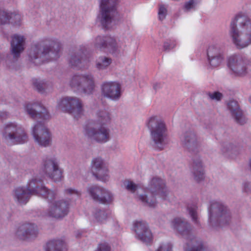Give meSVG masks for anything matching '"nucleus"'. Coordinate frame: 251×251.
Segmentation results:
<instances>
[{"mask_svg":"<svg viewBox=\"0 0 251 251\" xmlns=\"http://www.w3.org/2000/svg\"><path fill=\"white\" fill-rule=\"evenodd\" d=\"M25 187L33 195H39L49 201L53 200L56 196L54 191L48 189L44 185L43 181L38 178H32Z\"/></svg>","mask_w":251,"mask_h":251,"instance_id":"nucleus-12","label":"nucleus"},{"mask_svg":"<svg viewBox=\"0 0 251 251\" xmlns=\"http://www.w3.org/2000/svg\"><path fill=\"white\" fill-rule=\"evenodd\" d=\"M96 115V121L85 126L84 134L91 141L99 143H105L110 139V130L109 128L104 126L110 123V114L108 111L103 109L98 111Z\"/></svg>","mask_w":251,"mask_h":251,"instance_id":"nucleus-1","label":"nucleus"},{"mask_svg":"<svg viewBox=\"0 0 251 251\" xmlns=\"http://www.w3.org/2000/svg\"><path fill=\"white\" fill-rule=\"evenodd\" d=\"M206 95L208 97V98L210 100L215 101H220L223 97V95L218 91L207 92Z\"/></svg>","mask_w":251,"mask_h":251,"instance_id":"nucleus-41","label":"nucleus"},{"mask_svg":"<svg viewBox=\"0 0 251 251\" xmlns=\"http://www.w3.org/2000/svg\"><path fill=\"white\" fill-rule=\"evenodd\" d=\"M238 22L242 24V26H244L251 32V20L250 18L244 16V17L239 18Z\"/></svg>","mask_w":251,"mask_h":251,"instance_id":"nucleus-42","label":"nucleus"},{"mask_svg":"<svg viewBox=\"0 0 251 251\" xmlns=\"http://www.w3.org/2000/svg\"><path fill=\"white\" fill-rule=\"evenodd\" d=\"M96 251H110V247L106 244H100Z\"/></svg>","mask_w":251,"mask_h":251,"instance_id":"nucleus-48","label":"nucleus"},{"mask_svg":"<svg viewBox=\"0 0 251 251\" xmlns=\"http://www.w3.org/2000/svg\"><path fill=\"white\" fill-rule=\"evenodd\" d=\"M147 189L152 194L158 195L163 199H165L168 195L164 181L158 177H154L152 178Z\"/></svg>","mask_w":251,"mask_h":251,"instance_id":"nucleus-24","label":"nucleus"},{"mask_svg":"<svg viewBox=\"0 0 251 251\" xmlns=\"http://www.w3.org/2000/svg\"><path fill=\"white\" fill-rule=\"evenodd\" d=\"M24 36L15 34L12 37L11 42V53L15 60L17 59L21 53L24 50Z\"/></svg>","mask_w":251,"mask_h":251,"instance_id":"nucleus-27","label":"nucleus"},{"mask_svg":"<svg viewBox=\"0 0 251 251\" xmlns=\"http://www.w3.org/2000/svg\"><path fill=\"white\" fill-rule=\"evenodd\" d=\"M25 112L33 120H49L50 115L45 106L39 103H27L24 107Z\"/></svg>","mask_w":251,"mask_h":251,"instance_id":"nucleus-18","label":"nucleus"},{"mask_svg":"<svg viewBox=\"0 0 251 251\" xmlns=\"http://www.w3.org/2000/svg\"><path fill=\"white\" fill-rule=\"evenodd\" d=\"M249 60L241 55H233L228 59L227 65L232 73L236 75H242L247 73Z\"/></svg>","mask_w":251,"mask_h":251,"instance_id":"nucleus-16","label":"nucleus"},{"mask_svg":"<svg viewBox=\"0 0 251 251\" xmlns=\"http://www.w3.org/2000/svg\"><path fill=\"white\" fill-rule=\"evenodd\" d=\"M60 50V45L58 42L52 41L45 46L37 43L31 46L29 51V60L35 65H40L46 61L58 58Z\"/></svg>","mask_w":251,"mask_h":251,"instance_id":"nucleus-2","label":"nucleus"},{"mask_svg":"<svg viewBox=\"0 0 251 251\" xmlns=\"http://www.w3.org/2000/svg\"><path fill=\"white\" fill-rule=\"evenodd\" d=\"M32 195L25 186L16 187L12 193L14 201L20 204H26Z\"/></svg>","mask_w":251,"mask_h":251,"instance_id":"nucleus-26","label":"nucleus"},{"mask_svg":"<svg viewBox=\"0 0 251 251\" xmlns=\"http://www.w3.org/2000/svg\"><path fill=\"white\" fill-rule=\"evenodd\" d=\"M110 212L108 211L96 209L94 212V217L98 222L102 223L106 220Z\"/></svg>","mask_w":251,"mask_h":251,"instance_id":"nucleus-36","label":"nucleus"},{"mask_svg":"<svg viewBox=\"0 0 251 251\" xmlns=\"http://www.w3.org/2000/svg\"><path fill=\"white\" fill-rule=\"evenodd\" d=\"M96 192L99 194L103 193L102 198H100V203L107 204H110L113 201V195L110 191L106 189L103 190L97 189Z\"/></svg>","mask_w":251,"mask_h":251,"instance_id":"nucleus-35","label":"nucleus"},{"mask_svg":"<svg viewBox=\"0 0 251 251\" xmlns=\"http://www.w3.org/2000/svg\"><path fill=\"white\" fill-rule=\"evenodd\" d=\"M146 124L154 147L160 151L163 150L168 144V137L164 121L159 116H153L149 118Z\"/></svg>","mask_w":251,"mask_h":251,"instance_id":"nucleus-3","label":"nucleus"},{"mask_svg":"<svg viewBox=\"0 0 251 251\" xmlns=\"http://www.w3.org/2000/svg\"><path fill=\"white\" fill-rule=\"evenodd\" d=\"M43 170L46 175L54 182L61 181L63 178V170L59 162L53 157H47L43 162Z\"/></svg>","mask_w":251,"mask_h":251,"instance_id":"nucleus-13","label":"nucleus"},{"mask_svg":"<svg viewBox=\"0 0 251 251\" xmlns=\"http://www.w3.org/2000/svg\"><path fill=\"white\" fill-rule=\"evenodd\" d=\"M191 166V171L194 179L200 181L204 178V172L202 161L199 156L194 157Z\"/></svg>","mask_w":251,"mask_h":251,"instance_id":"nucleus-28","label":"nucleus"},{"mask_svg":"<svg viewBox=\"0 0 251 251\" xmlns=\"http://www.w3.org/2000/svg\"><path fill=\"white\" fill-rule=\"evenodd\" d=\"M196 3L195 2L189 0L188 1H186L183 6V10L185 12H188L190 11L191 10H195L196 6L197 5Z\"/></svg>","mask_w":251,"mask_h":251,"instance_id":"nucleus-43","label":"nucleus"},{"mask_svg":"<svg viewBox=\"0 0 251 251\" xmlns=\"http://www.w3.org/2000/svg\"><path fill=\"white\" fill-rule=\"evenodd\" d=\"M101 94L113 100H118L121 96V86L115 82H104L101 87Z\"/></svg>","mask_w":251,"mask_h":251,"instance_id":"nucleus-21","label":"nucleus"},{"mask_svg":"<svg viewBox=\"0 0 251 251\" xmlns=\"http://www.w3.org/2000/svg\"><path fill=\"white\" fill-rule=\"evenodd\" d=\"M162 84L160 83L156 82L153 84V89L156 91L160 89L161 88H162Z\"/></svg>","mask_w":251,"mask_h":251,"instance_id":"nucleus-51","label":"nucleus"},{"mask_svg":"<svg viewBox=\"0 0 251 251\" xmlns=\"http://www.w3.org/2000/svg\"><path fill=\"white\" fill-rule=\"evenodd\" d=\"M172 247L170 244H163L159 246L156 251H172Z\"/></svg>","mask_w":251,"mask_h":251,"instance_id":"nucleus-47","label":"nucleus"},{"mask_svg":"<svg viewBox=\"0 0 251 251\" xmlns=\"http://www.w3.org/2000/svg\"><path fill=\"white\" fill-rule=\"evenodd\" d=\"M112 62V60L110 57L100 56L96 61V67L99 70H103L106 69Z\"/></svg>","mask_w":251,"mask_h":251,"instance_id":"nucleus-32","label":"nucleus"},{"mask_svg":"<svg viewBox=\"0 0 251 251\" xmlns=\"http://www.w3.org/2000/svg\"><path fill=\"white\" fill-rule=\"evenodd\" d=\"M206 55L208 63L211 68L219 67L225 59L224 49L219 45L209 46Z\"/></svg>","mask_w":251,"mask_h":251,"instance_id":"nucleus-15","label":"nucleus"},{"mask_svg":"<svg viewBox=\"0 0 251 251\" xmlns=\"http://www.w3.org/2000/svg\"><path fill=\"white\" fill-rule=\"evenodd\" d=\"M7 116V113L5 112H1L0 113V118L3 120L6 118Z\"/></svg>","mask_w":251,"mask_h":251,"instance_id":"nucleus-52","label":"nucleus"},{"mask_svg":"<svg viewBox=\"0 0 251 251\" xmlns=\"http://www.w3.org/2000/svg\"><path fill=\"white\" fill-rule=\"evenodd\" d=\"M65 243L62 240H52L47 244L46 251H64Z\"/></svg>","mask_w":251,"mask_h":251,"instance_id":"nucleus-31","label":"nucleus"},{"mask_svg":"<svg viewBox=\"0 0 251 251\" xmlns=\"http://www.w3.org/2000/svg\"><path fill=\"white\" fill-rule=\"evenodd\" d=\"M124 184L126 189L132 193H134L138 188L137 185L130 180H125L124 182Z\"/></svg>","mask_w":251,"mask_h":251,"instance_id":"nucleus-40","label":"nucleus"},{"mask_svg":"<svg viewBox=\"0 0 251 251\" xmlns=\"http://www.w3.org/2000/svg\"><path fill=\"white\" fill-rule=\"evenodd\" d=\"M38 234L37 226L31 223H25L20 226L16 232L17 236L22 240L34 239Z\"/></svg>","mask_w":251,"mask_h":251,"instance_id":"nucleus-23","label":"nucleus"},{"mask_svg":"<svg viewBox=\"0 0 251 251\" xmlns=\"http://www.w3.org/2000/svg\"><path fill=\"white\" fill-rule=\"evenodd\" d=\"M7 23L9 22L12 24L18 25L20 24L21 17L19 14L16 13H9L7 12Z\"/></svg>","mask_w":251,"mask_h":251,"instance_id":"nucleus-39","label":"nucleus"},{"mask_svg":"<svg viewBox=\"0 0 251 251\" xmlns=\"http://www.w3.org/2000/svg\"><path fill=\"white\" fill-rule=\"evenodd\" d=\"M176 45L174 42L166 41L164 43L163 49L165 51H169L175 47Z\"/></svg>","mask_w":251,"mask_h":251,"instance_id":"nucleus-46","label":"nucleus"},{"mask_svg":"<svg viewBox=\"0 0 251 251\" xmlns=\"http://www.w3.org/2000/svg\"><path fill=\"white\" fill-rule=\"evenodd\" d=\"M244 190L247 193H249L251 191L250 185L249 183H245L244 184Z\"/></svg>","mask_w":251,"mask_h":251,"instance_id":"nucleus-50","label":"nucleus"},{"mask_svg":"<svg viewBox=\"0 0 251 251\" xmlns=\"http://www.w3.org/2000/svg\"><path fill=\"white\" fill-rule=\"evenodd\" d=\"M182 147L190 152L195 151L200 146L196 133L193 130L185 132L180 138Z\"/></svg>","mask_w":251,"mask_h":251,"instance_id":"nucleus-22","label":"nucleus"},{"mask_svg":"<svg viewBox=\"0 0 251 251\" xmlns=\"http://www.w3.org/2000/svg\"><path fill=\"white\" fill-rule=\"evenodd\" d=\"M97 189L103 190L105 189L97 185H92L87 188V191L94 201L100 203V198H102L103 193H98L96 192Z\"/></svg>","mask_w":251,"mask_h":251,"instance_id":"nucleus-34","label":"nucleus"},{"mask_svg":"<svg viewBox=\"0 0 251 251\" xmlns=\"http://www.w3.org/2000/svg\"><path fill=\"white\" fill-rule=\"evenodd\" d=\"M187 209L193 223L199 226L200 224L198 214V206L194 203L188 204L187 206Z\"/></svg>","mask_w":251,"mask_h":251,"instance_id":"nucleus-33","label":"nucleus"},{"mask_svg":"<svg viewBox=\"0 0 251 251\" xmlns=\"http://www.w3.org/2000/svg\"><path fill=\"white\" fill-rule=\"evenodd\" d=\"M173 224L174 228L188 240L187 244L190 249L186 251H208L202 241L193 234L192 226L185 219L176 218L173 220Z\"/></svg>","mask_w":251,"mask_h":251,"instance_id":"nucleus-5","label":"nucleus"},{"mask_svg":"<svg viewBox=\"0 0 251 251\" xmlns=\"http://www.w3.org/2000/svg\"><path fill=\"white\" fill-rule=\"evenodd\" d=\"M33 84L35 89L41 93H44L49 85V83L48 82L39 79H33Z\"/></svg>","mask_w":251,"mask_h":251,"instance_id":"nucleus-38","label":"nucleus"},{"mask_svg":"<svg viewBox=\"0 0 251 251\" xmlns=\"http://www.w3.org/2000/svg\"><path fill=\"white\" fill-rule=\"evenodd\" d=\"M92 172L98 179L102 181H107L109 178V170L101 157L92 160Z\"/></svg>","mask_w":251,"mask_h":251,"instance_id":"nucleus-19","label":"nucleus"},{"mask_svg":"<svg viewBox=\"0 0 251 251\" xmlns=\"http://www.w3.org/2000/svg\"><path fill=\"white\" fill-rule=\"evenodd\" d=\"M7 11H0V24L4 25L7 24Z\"/></svg>","mask_w":251,"mask_h":251,"instance_id":"nucleus-45","label":"nucleus"},{"mask_svg":"<svg viewBox=\"0 0 251 251\" xmlns=\"http://www.w3.org/2000/svg\"><path fill=\"white\" fill-rule=\"evenodd\" d=\"M75 236L76 238H79L81 236V233L80 232H78Z\"/></svg>","mask_w":251,"mask_h":251,"instance_id":"nucleus-53","label":"nucleus"},{"mask_svg":"<svg viewBox=\"0 0 251 251\" xmlns=\"http://www.w3.org/2000/svg\"><path fill=\"white\" fill-rule=\"evenodd\" d=\"M55 199L51 201L47 200L50 204L46 213V215L56 219H62L68 214L69 205V202L64 200L53 201Z\"/></svg>","mask_w":251,"mask_h":251,"instance_id":"nucleus-17","label":"nucleus"},{"mask_svg":"<svg viewBox=\"0 0 251 251\" xmlns=\"http://www.w3.org/2000/svg\"><path fill=\"white\" fill-rule=\"evenodd\" d=\"M237 147L231 143H226L223 145L222 151L226 155L230 156L231 154H235L237 152Z\"/></svg>","mask_w":251,"mask_h":251,"instance_id":"nucleus-37","label":"nucleus"},{"mask_svg":"<svg viewBox=\"0 0 251 251\" xmlns=\"http://www.w3.org/2000/svg\"><path fill=\"white\" fill-rule=\"evenodd\" d=\"M119 0H99V13L97 19L103 28H108L118 15Z\"/></svg>","mask_w":251,"mask_h":251,"instance_id":"nucleus-7","label":"nucleus"},{"mask_svg":"<svg viewBox=\"0 0 251 251\" xmlns=\"http://www.w3.org/2000/svg\"><path fill=\"white\" fill-rule=\"evenodd\" d=\"M2 139L7 144H24L28 141V136L25 129L15 123H9L1 129Z\"/></svg>","mask_w":251,"mask_h":251,"instance_id":"nucleus-8","label":"nucleus"},{"mask_svg":"<svg viewBox=\"0 0 251 251\" xmlns=\"http://www.w3.org/2000/svg\"><path fill=\"white\" fill-rule=\"evenodd\" d=\"M32 134L39 145L46 147L50 145L51 134L44 124L38 122L33 127Z\"/></svg>","mask_w":251,"mask_h":251,"instance_id":"nucleus-14","label":"nucleus"},{"mask_svg":"<svg viewBox=\"0 0 251 251\" xmlns=\"http://www.w3.org/2000/svg\"><path fill=\"white\" fill-rule=\"evenodd\" d=\"M134 230L137 239L146 244L150 243L152 240V234L148 224L143 221H136L134 223Z\"/></svg>","mask_w":251,"mask_h":251,"instance_id":"nucleus-20","label":"nucleus"},{"mask_svg":"<svg viewBox=\"0 0 251 251\" xmlns=\"http://www.w3.org/2000/svg\"><path fill=\"white\" fill-rule=\"evenodd\" d=\"M94 44L96 48L106 50L114 56L122 54L126 46L124 41L111 36H98L94 41Z\"/></svg>","mask_w":251,"mask_h":251,"instance_id":"nucleus-9","label":"nucleus"},{"mask_svg":"<svg viewBox=\"0 0 251 251\" xmlns=\"http://www.w3.org/2000/svg\"><path fill=\"white\" fill-rule=\"evenodd\" d=\"M208 223L214 229L229 224L232 218L231 212L229 207L223 202H211L208 209Z\"/></svg>","mask_w":251,"mask_h":251,"instance_id":"nucleus-4","label":"nucleus"},{"mask_svg":"<svg viewBox=\"0 0 251 251\" xmlns=\"http://www.w3.org/2000/svg\"><path fill=\"white\" fill-rule=\"evenodd\" d=\"M244 15H237L231 21L229 34L233 44L238 49H242L251 44V32L238 22L240 17Z\"/></svg>","mask_w":251,"mask_h":251,"instance_id":"nucleus-6","label":"nucleus"},{"mask_svg":"<svg viewBox=\"0 0 251 251\" xmlns=\"http://www.w3.org/2000/svg\"><path fill=\"white\" fill-rule=\"evenodd\" d=\"M167 10L166 8L163 5H161L159 6V10H158V16L159 19L160 21L163 20L167 15Z\"/></svg>","mask_w":251,"mask_h":251,"instance_id":"nucleus-44","label":"nucleus"},{"mask_svg":"<svg viewBox=\"0 0 251 251\" xmlns=\"http://www.w3.org/2000/svg\"><path fill=\"white\" fill-rule=\"evenodd\" d=\"M70 85L81 93L90 95L95 88V79L91 74H75L71 77Z\"/></svg>","mask_w":251,"mask_h":251,"instance_id":"nucleus-10","label":"nucleus"},{"mask_svg":"<svg viewBox=\"0 0 251 251\" xmlns=\"http://www.w3.org/2000/svg\"><path fill=\"white\" fill-rule=\"evenodd\" d=\"M89 62L86 55L81 50H78L71 54L69 63L73 67L81 68Z\"/></svg>","mask_w":251,"mask_h":251,"instance_id":"nucleus-29","label":"nucleus"},{"mask_svg":"<svg viewBox=\"0 0 251 251\" xmlns=\"http://www.w3.org/2000/svg\"><path fill=\"white\" fill-rule=\"evenodd\" d=\"M227 107L232 118L237 124L243 125L246 123L247 119L236 100H230L227 103Z\"/></svg>","mask_w":251,"mask_h":251,"instance_id":"nucleus-25","label":"nucleus"},{"mask_svg":"<svg viewBox=\"0 0 251 251\" xmlns=\"http://www.w3.org/2000/svg\"><path fill=\"white\" fill-rule=\"evenodd\" d=\"M249 100H250V102L251 103V96L250 97Z\"/></svg>","mask_w":251,"mask_h":251,"instance_id":"nucleus-54","label":"nucleus"},{"mask_svg":"<svg viewBox=\"0 0 251 251\" xmlns=\"http://www.w3.org/2000/svg\"><path fill=\"white\" fill-rule=\"evenodd\" d=\"M58 106L62 111L72 114L75 118H78L84 113L83 102L76 97L63 98L58 102Z\"/></svg>","mask_w":251,"mask_h":251,"instance_id":"nucleus-11","label":"nucleus"},{"mask_svg":"<svg viewBox=\"0 0 251 251\" xmlns=\"http://www.w3.org/2000/svg\"><path fill=\"white\" fill-rule=\"evenodd\" d=\"M155 196V195L150 192L148 194L145 193L142 194H137L136 197L137 200L141 201L144 205L154 208L157 203Z\"/></svg>","mask_w":251,"mask_h":251,"instance_id":"nucleus-30","label":"nucleus"},{"mask_svg":"<svg viewBox=\"0 0 251 251\" xmlns=\"http://www.w3.org/2000/svg\"><path fill=\"white\" fill-rule=\"evenodd\" d=\"M65 193L70 195H75L77 197H79L81 193L75 189L72 188H68L65 190Z\"/></svg>","mask_w":251,"mask_h":251,"instance_id":"nucleus-49","label":"nucleus"}]
</instances>
